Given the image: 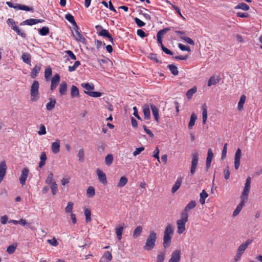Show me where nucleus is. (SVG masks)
I'll return each instance as SVG.
<instances>
[{
  "label": "nucleus",
  "mask_w": 262,
  "mask_h": 262,
  "mask_svg": "<svg viewBox=\"0 0 262 262\" xmlns=\"http://www.w3.org/2000/svg\"><path fill=\"white\" fill-rule=\"evenodd\" d=\"M251 180V179L250 177H248L246 179V183L245 184V187L241 196V203L237 206L236 209L234 210L233 213V216H236L239 214L243 206L245 205V203L248 200V195L250 189Z\"/></svg>",
  "instance_id": "nucleus-1"
},
{
  "label": "nucleus",
  "mask_w": 262,
  "mask_h": 262,
  "mask_svg": "<svg viewBox=\"0 0 262 262\" xmlns=\"http://www.w3.org/2000/svg\"><path fill=\"white\" fill-rule=\"evenodd\" d=\"M173 234V228L171 224H168L165 228L163 236V247L168 248L171 243V240Z\"/></svg>",
  "instance_id": "nucleus-2"
},
{
  "label": "nucleus",
  "mask_w": 262,
  "mask_h": 262,
  "mask_svg": "<svg viewBox=\"0 0 262 262\" xmlns=\"http://www.w3.org/2000/svg\"><path fill=\"white\" fill-rule=\"evenodd\" d=\"M157 238V234L154 231H150L144 246V250L147 251L152 250L155 246Z\"/></svg>",
  "instance_id": "nucleus-3"
},
{
  "label": "nucleus",
  "mask_w": 262,
  "mask_h": 262,
  "mask_svg": "<svg viewBox=\"0 0 262 262\" xmlns=\"http://www.w3.org/2000/svg\"><path fill=\"white\" fill-rule=\"evenodd\" d=\"M188 220V214L185 213H181V219L177 220V232L179 234L183 233L186 230L185 224Z\"/></svg>",
  "instance_id": "nucleus-4"
},
{
  "label": "nucleus",
  "mask_w": 262,
  "mask_h": 262,
  "mask_svg": "<svg viewBox=\"0 0 262 262\" xmlns=\"http://www.w3.org/2000/svg\"><path fill=\"white\" fill-rule=\"evenodd\" d=\"M81 86L84 89V93L89 96L93 97H99L101 96V93L99 92H92L94 89V86L93 84L89 83H82Z\"/></svg>",
  "instance_id": "nucleus-5"
},
{
  "label": "nucleus",
  "mask_w": 262,
  "mask_h": 262,
  "mask_svg": "<svg viewBox=\"0 0 262 262\" xmlns=\"http://www.w3.org/2000/svg\"><path fill=\"white\" fill-rule=\"evenodd\" d=\"M39 84L38 81L34 80L31 86L30 95L31 101L33 102L36 101L39 98L38 92Z\"/></svg>",
  "instance_id": "nucleus-6"
},
{
  "label": "nucleus",
  "mask_w": 262,
  "mask_h": 262,
  "mask_svg": "<svg viewBox=\"0 0 262 262\" xmlns=\"http://www.w3.org/2000/svg\"><path fill=\"white\" fill-rule=\"evenodd\" d=\"M252 239H248L238 247L234 257V260L235 261H239L241 259L242 254L244 253L245 250L248 248V246L252 242Z\"/></svg>",
  "instance_id": "nucleus-7"
},
{
  "label": "nucleus",
  "mask_w": 262,
  "mask_h": 262,
  "mask_svg": "<svg viewBox=\"0 0 262 262\" xmlns=\"http://www.w3.org/2000/svg\"><path fill=\"white\" fill-rule=\"evenodd\" d=\"M7 24L12 29L15 31L18 35L24 38L26 37V34L20 31L19 28L16 26V23L14 19L12 18H8L7 20Z\"/></svg>",
  "instance_id": "nucleus-8"
},
{
  "label": "nucleus",
  "mask_w": 262,
  "mask_h": 262,
  "mask_svg": "<svg viewBox=\"0 0 262 262\" xmlns=\"http://www.w3.org/2000/svg\"><path fill=\"white\" fill-rule=\"evenodd\" d=\"M79 28L78 26L73 27L72 34L74 38L79 42L83 44H86V39L84 36L80 33Z\"/></svg>",
  "instance_id": "nucleus-9"
},
{
  "label": "nucleus",
  "mask_w": 262,
  "mask_h": 262,
  "mask_svg": "<svg viewBox=\"0 0 262 262\" xmlns=\"http://www.w3.org/2000/svg\"><path fill=\"white\" fill-rule=\"evenodd\" d=\"M6 4L10 8H13L16 10H21L26 11H33L34 9L33 7H29L24 5L13 4L11 2H7Z\"/></svg>",
  "instance_id": "nucleus-10"
},
{
  "label": "nucleus",
  "mask_w": 262,
  "mask_h": 262,
  "mask_svg": "<svg viewBox=\"0 0 262 262\" xmlns=\"http://www.w3.org/2000/svg\"><path fill=\"white\" fill-rule=\"evenodd\" d=\"M199 161L198 153L195 151L192 155V161L190 168V174L193 176Z\"/></svg>",
  "instance_id": "nucleus-11"
},
{
  "label": "nucleus",
  "mask_w": 262,
  "mask_h": 262,
  "mask_svg": "<svg viewBox=\"0 0 262 262\" xmlns=\"http://www.w3.org/2000/svg\"><path fill=\"white\" fill-rule=\"evenodd\" d=\"M181 258V251L180 249H176L172 251L168 262H180Z\"/></svg>",
  "instance_id": "nucleus-12"
},
{
  "label": "nucleus",
  "mask_w": 262,
  "mask_h": 262,
  "mask_svg": "<svg viewBox=\"0 0 262 262\" xmlns=\"http://www.w3.org/2000/svg\"><path fill=\"white\" fill-rule=\"evenodd\" d=\"M29 172V170L27 167L24 168L21 170L20 177L19 179L20 183L22 186H24L26 184V181L28 178Z\"/></svg>",
  "instance_id": "nucleus-13"
},
{
  "label": "nucleus",
  "mask_w": 262,
  "mask_h": 262,
  "mask_svg": "<svg viewBox=\"0 0 262 262\" xmlns=\"http://www.w3.org/2000/svg\"><path fill=\"white\" fill-rule=\"evenodd\" d=\"M96 173L98 176L99 181L103 185H106L107 181L105 173L100 169L96 170Z\"/></svg>",
  "instance_id": "nucleus-14"
},
{
  "label": "nucleus",
  "mask_w": 262,
  "mask_h": 262,
  "mask_svg": "<svg viewBox=\"0 0 262 262\" xmlns=\"http://www.w3.org/2000/svg\"><path fill=\"white\" fill-rule=\"evenodd\" d=\"M241 155V150L240 148H238L236 151L234 157V167L236 170H237L239 167Z\"/></svg>",
  "instance_id": "nucleus-15"
},
{
  "label": "nucleus",
  "mask_w": 262,
  "mask_h": 262,
  "mask_svg": "<svg viewBox=\"0 0 262 262\" xmlns=\"http://www.w3.org/2000/svg\"><path fill=\"white\" fill-rule=\"evenodd\" d=\"M7 168L5 161H2L0 163V183L2 182L6 174Z\"/></svg>",
  "instance_id": "nucleus-16"
},
{
  "label": "nucleus",
  "mask_w": 262,
  "mask_h": 262,
  "mask_svg": "<svg viewBox=\"0 0 262 262\" xmlns=\"http://www.w3.org/2000/svg\"><path fill=\"white\" fill-rule=\"evenodd\" d=\"M60 81V76L56 74L51 79V90L53 91L57 86Z\"/></svg>",
  "instance_id": "nucleus-17"
},
{
  "label": "nucleus",
  "mask_w": 262,
  "mask_h": 262,
  "mask_svg": "<svg viewBox=\"0 0 262 262\" xmlns=\"http://www.w3.org/2000/svg\"><path fill=\"white\" fill-rule=\"evenodd\" d=\"M124 228V224H123L122 225H119L117 226L115 229L116 234L117 236V238L118 240H121L122 238V233L123 230Z\"/></svg>",
  "instance_id": "nucleus-18"
},
{
  "label": "nucleus",
  "mask_w": 262,
  "mask_h": 262,
  "mask_svg": "<svg viewBox=\"0 0 262 262\" xmlns=\"http://www.w3.org/2000/svg\"><path fill=\"white\" fill-rule=\"evenodd\" d=\"M213 157V154L211 149L209 148L207 151V157L206 159V168L209 169L211 166V163Z\"/></svg>",
  "instance_id": "nucleus-19"
},
{
  "label": "nucleus",
  "mask_w": 262,
  "mask_h": 262,
  "mask_svg": "<svg viewBox=\"0 0 262 262\" xmlns=\"http://www.w3.org/2000/svg\"><path fill=\"white\" fill-rule=\"evenodd\" d=\"M51 150L54 154H57L60 151V140L57 139L52 143Z\"/></svg>",
  "instance_id": "nucleus-20"
},
{
  "label": "nucleus",
  "mask_w": 262,
  "mask_h": 262,
  "mask_svg": "<svg viewBox=\"0 0 262 262\" xmlns=\"http://www.w3.org/2000/svg\"><path fill=\"white\" fill-rule=\"evenodd\" d=\"M112 259V255L110 252L106 251L101 257L99 262H108Z\"/></svg>",
  "instance_id": "nucleus-21"
},
{
  "label": "nucleus",
  "mask_w": 262,
  "mask_h": 262,
  "mask_svg": "<svg viewBox=\"0 0 262 262\" xmlns=\"http://www.w3.org/2000/svg\"><path fill=\"white\" fill-rule=\"evenodd\" d=\"M67 92V83L62 81L59 87V93L61 96L65 95Z\"/></svg>",
  "instance_id": "nucleus-22"
},
{
  "label": "nucleus",
  "mask_w": 262,
  "mask_h": 262,
  "mask_svg": "<svg viewBox=\"0 0 262 262\" xmlns=\"http://www.w3.org/2000/svg\"><path fill=\"white\" fill-rule=\"evenodd\" d=\"M150 107L148 104H144L143 106V112L145 119L148 120L150 118Z\"/></svg>",
  "instance_id": "nucleus-23"
},
{
  "label": "nucleus",
  "mask_w": 262,
  "mask_h": 262,
  "mask_svg": "<svg viewBox=\"0 0 262 262\" xmlns=\"http://www.w3.org/2000/svg\"><path fill=\"white\" fill-rule=\"evenodd\" d=\"M150 108L155 120L158 123L159 122V109L152 104H150Z\"/></svg>",
  "instance_id": "nucleus-24"
},
{
  "label": "nucleus",
  "mask_w": 262,
  "mask_h": 262,
  "mask_svg": "<svg viewBox=\"0 0 262 262\" xmlns=\"http://www.w3.org/2000/svg\"><path fill=\"white\" fill-rule=\"evenodd\" d=\"M182 181L181 177L178 178L171 189V192L174 193L180 187Z\"/></svg>",
  "instance_id": "nucleus-25"
},
{
  "label": "nucleus",
  "mask_w": 262,
  "mask_h": 262,
  "mask_svg": "<svg viewBox=\"0 0 262 262\" xmlns=\"http://www.w3.org/2000/svg\"><path fill=\"white\" fill-rule=\"evenodd\" d=\"M41 65L40 64L36 65L32 69L31 73V76L32 78H35L38 74L39 73L41 69Z\"/></svg>",
  "instance_id": "nucleus-26"
},
{
  "label": "nucleus",
  "mask_w": 262,
  "mask_h": 262,
  "mask_svg": "<svg viewBox=\"0 0 262 262\" xmlns=\"http://www.w3.org/2000/svg\"><path fill=\"white\" fill-rule=\"evenodd\" d=\"M220 80H221V78L219 76L216 77V76H213L211 77L209 79L208 83H207V85L208 86H210L212 85H215L216 83H217L218 82H219Z\"/></svg>",
  "instance_id": "nucleus-27"
},
{
  "label": "nucleus",
  "mask_w": 262,
  "mask_h": 262,
  "mask_svg": "<svg viewBox=\"0 0 262 262\" xmlns=\"http://www.w3.org/2000/svg\"><path fill=\"white\" fill-rule=\"evenodd\" d=\"M70 93L72 98L79 97L80 96L79 90L75 85L71 86Z\"/></svg>",
  "instance_id": "nucleus-28"
},
{
  "label": "nucleus",
  "mask_w": 262,
  "mask_h": 262,
  "mask_svg": "<svg viewBox=\"0 0 262 262\" xmlns=\"http://www.w3.org/2000/svg\"><path fill=\"white\" fill-rule=\"evenodd\" d=\"M202 110L203 123V124H205L206 123L207 119V105L205 103H204L202 105Z\"/></svg>",
  "instance_id": "nucleus-29"
},
{
  "label": "nucleus",
  "mask_w": 262,
  "mask_h": 262,
  "mask_svg": "<svg viewBox=\"0 0 262 262\" xmlns=\"http://www.w3.org/2000/svg\"><path fill=\"white\" fill-rule=\"evenodd\" d=\"M196 206V202L195 201H191L185 207L184 210L181 213H185L188 214V210L194 208Z\"/></svg>",
  "instance_id": "nucleus-30"
},
{
  "label": "nucleus",
  "mask_w": 262,
  "mask_h": 262,
  "mask_svg": "<svg viewBox=\"0 0 262 262\" xmlns=\"http://www.w3.org/2000/svg\"><path fill=\"white\" fill-rule=\"evenodd\" d=\"M143 228L141 226H138L134 230L133 237L134 239L138 237L142 232Z\"/></svg>",
  "instance_id": "nucleus-31"
},
{
  "label": "nucleus",
  "mask_w": 262,
  "mask_h": 262,
  "mask_svg": "<svg viewBox=\"0 0 262 262\" xmlns=\"http://www.w3.org/2000/svg\"><path fill=\"white\" fill-rule=\"evenodd\" d=\"M47 159V158L46 153L42 152L40 156V162L38 165L39 168H42L45 165Z\"/></svg>",
  "instance_id": "nucleus-32"
},
{
  "label": "nucleus",
  "mask_w": 262,
  "mask_h": 262,
  "mask_svg": "<svg viewBox=\"0 0 262 262\" xmlns=\"http://www.w3.org/2000/svg\"><path fill=\"white\" fill-rule=\"evenodd\" d=\"M23 61L27 64L31 66V55L28 53H23L21 56Z\"/></svg>",
  "instance_id": "nucleus-33"
},
{
  "label": "nucleus",
  "mask_w": 262,
  "mask_h": 262,
  "mask_svg": "<svg viewBox=\"0 0 262 262\" xmlns=\"http://www.w3.org/2000/svg\"><path fill=\"white\" fill-rule=\"evenodd\" d=\"M200 195V202L202 205H203L205 204V200L208 196V194L205 190H203Z\"/></svg>",
  "instance_id": "nucleus-34"
},
{
  "label": "nucleus",
  "mask_w": 262,
  "mask_h": 262,
  "mask_svg": "<svg viewBox=\"0 0 262 262\" xmlns=\"http://www.w3.org/2000/svg\"><path fill=\"white\" fill-rule=\"evenodd\" d=\"M246 97L245 95H243L240 98V100L238 103L237 108L238 111H242L243 109V105L245 102Z\"/></svg>",
  "instance_id": "nucleus-35"
},
{
  "label": "nucleus",
  "mask_w": 262,
  "mask_h": 262,
  "mask_svg": "<svg viewBox=\"0 0 262 262\" xmlns=\"http://www.w3.org/2000/svg\"><path fill=\"white\" fill-rule=\"evenodd\" d=\"M197 91V88L196 86H194L192 88L189 90L186 94V97L188 99H191L193 95L195 94Z\"/></svg>",
  "instance_id": "nucleus-36"
},
{
  "label": "nucleus",
  "mask_w": 262,
  "mask_h": 262,
  "mask_svg": "<svg viewBox=\"0 0 262 262\" xmlns=\"http://www.w3.org/2000/svg\"><path fill=\"white\" fill-rule=\"evenodd\" d=\"M66 19L71 23L74 27L77 26L74 16L70 13H68L65 15Z\"/></svg>",
  "instance_id": "nucleus-37"
},
{
  "label": "nucleus",
  "mask_w": 262,
  "mask_h": 262,
  "mask_svg": "<svg viewBox=\"0 0 262 262\" xmlns=\"http://www.w3.org/2000/svg\"><path fill=\"white\" fill-rule=\"evenodd\" d=\"M53 173L52 172L50 173L46 180V183L49 185H51L54 183H56L53 179Z\"/></svg>",
  "instance_id": "nucleus-38"
},
{
  "label": "nucleus",
  "mask_w": 262,
  "mask_h": 262,
  "mask_svg": "<svg viewBox=\"0 0 262 262\" xmlns=\"http://www.w3.org/2000/svg\"><path fill=\"white\" fill-rule=\"evenodd\" d=\"M235 9L247 11L250 9L249 6L244 3H240L235 7Z\"/></svg>",
  "instance_id": "nucleus-39"
},
{
  "label": "nucleus",
  "mask_w": 262,
  "mask_h": 262,
  "mask_svg": "<svg viewBox=\"0 0 262 262\" xmlns=\"http://www.w3.org/2000/svg\"><path fill=\"white\" fill-rule=\"evenodd\" d=\"M127 182L128 180L126 177L125 176L121 177L117 184V186L118 187H122L127 184Z\"/></svg>",
  "instance_id": "nucleus-40"
},
{
  "label": "nucleus",
  "mask_w": 262,
  "mask_h": 262,
  "mask_svg": "<svg viewBox=\"0 0 262 262\" xmlns=\"http://www.w3.org/2000/svg\"><path fill=\"white\" fill-rule=\"evenodd\" d=\"M86 194L88 197L92 198L95 194V190L94 187L90 186L86 190Z\"/></svg>",
  "instance_id": "nucleus-41"
},
{
  "label": "nucleus",
  "mask_w": 262,
  "mask_h": 262,
  "mask_svg": "<svg viewBox=\"0 0 262 262\" xmlns=\"http://www.w3.org/2000/svg\"><path fill=\"white\" fill-rule=\"evenodd\" d=\"M113 156L111 154H108L105 158V163L107 166H110L113 162Z\"/></svg>",
  "instance_id": "nucleus-42"
},
{
  "label": "nucleus",
  "mask_w": 262,
  "mask_h": 262,
  "mask_svg": "<svg viewBox=\"0 0 262 262\" xmlns=\"http://www.w3.org/2000/svg\"><path fill=\"white\" fill-rule=\"evenodd\" d=\"M165 251H160L157 255V262H164L165 258Z\"/></svg>",
  "instance_id": "nucleus-43"
},
{
  "label": "nucleus",
  "mask_w": 262,
  "mask_h": 262,
  "mask_svg": "<svg viewBox=\"0 0 262 262\" xmlns=\"http://www.w3.org/2000/svg\"><path fill=\"white\" fill-rule=\"evenodd\" d=\"M17 245L16 243L13 244L11 245H10L7 248V250H6L7 252L10 254H13L15 252V251L17 248Z\"/></svg>",
  "instance_id": "nucleus-44"
},
{
  "label": "nucleus",
  "mask_w": 262,
  "mask_h": 262,
  "mask_svg": "<svg viewBox=\"0 0 262 262\" xmlns=\"http://www.w3.org/2000/svg\"><path fill=\"white\" fill-rule=\"evenodd\" d=\"M168 68L173 75H177L179 73L178 68L173 64H169Z\"/></svg>",
  "instance_id": "nucleus-45"
},
{
  "label": "nucleus",
  "mask_w": 262,
  "mask_h": 262,
  "mask_svg": "<svg viewBox=\"0 0 262 262\" xmlns=\"http://www.w3.org/2000/svg\"><path fill=\"white\" fill-rule=\"evenodd\" d=\"M84 215L85 216L86 222L89 223L91 221V210L86 208L84 209Z\"/></svg>",
  "instance_id": "nucleus-46"
},
{
  "label": "nucleus",
  "mask_w": 262,
  "mask_h": 262,
  "mask_svg": "<svg viewBox=\"0 0 262 262\" xmlns=\"http://www.w3.org/2000/svg\"><path fill=\"white\" fill-rule=\"evenodd\" d=\"M52 69L50 67L47 68L45 72V78L46 81H49L50 80V78L52 75Z\"/></svg>",
  "instance_id": "nucleus-47"
},
{
  "label": "nucleus",
  "mask_w": 262,
  "mask_h": 262,
  "mask_svg": "<svg viewBox=\"0 0 262 262\" xmlns=\"http://www.w3.org/2000/svg\"><path fill=\"white\" fill-rule=\"evenodd\" d=\"M56 102V101L55 99L51 100L47 104L46 107L47 110L51 111L53 110L55 107Z\"/></svg>",
  "instance_id": "nucleus-48"
},
{
  "label": "nucleus",
  "mask_w": 262,
  "mask_h": 262,
  "mask_svg": "<svg viewBox=\"0 0 262 262\" xmlns=\"http://www.w3.org/2000/svg\"><path fill=\"white\" fill-rule=\"evenodd\" d=\"M196 118V116L194 113L191 114L190 119L188 124V127L189 128H191L192 126L194 125V123Z\"/></svg>",
  "instance_id": "nucleus-49"
},
{
  "label": "nucleus",
  "mask_w": 262,
  "mask_h": 262,
  "mask_svg": "<svg viewBox=\"0 0 262 262\" xmlns=\"http://www.w3.org/2000/svg\"><path fill=\"white\" fill-rule=\"evenodd\" d=\"M98 34L100 36H103L107 38L111 35L108 31L104 29H102V30L98 33Z\"/></svg>",
  "instance_id": "nucleus-50"
},
{
  "label": "nucleus",
  "mask_w": 262,
  "mask_h": 262,
  "mask_svg": "<svg viewBox=\"0 0 262 262\" xmlns=\"http://www.w3.org/2000/svg\"><path fill=\"white\" fill-rule=\"evenodd\" d=\"M80 62L79 61H76L74 62V65L72 66L68 67V71L70 72H73L76 70L77 67L80 65Z\"/></svg>",
  "instance_id": "nucleus-51"
},
{
  "label": "nucleus",
  "mask_w": 262,
  "mask_h": 262,
  "mask_svg": "<svg viewBox=\"0 0 262 262\" xmlns=\"http://www.w3.org/2000/svg\"><path fill=\"white\" fill-rule=\"evenodd\" d=\"M169 30H170V28H167L159 31L157 34V37L162 39L163 36Z\"/></svg>",
  "instance_id": "nucleus-52"
},
{
  "label": "nucleus",
  "mask_w": 262,
  "mask_h": 262,
  "mask_svg": "<svg viewBox=\"0 0 262 262\" xmlns=\"http://www.w3.org/2000/svg\"><path fill=\"white\" fill-rule=\"evenodd\" d=\"M39 33L42 36L47 35L49 33V28L47 27H43L39 30Z\"/></svg>",
  "instance_id": "nucleus-53"
},
{
  "label": "nucleus",
  "mask_w": 262,
  "mask_h": 262,
  "mask_svg": "<svg viewBox=\"0 0 262 262\" xmlns=\"http://www.w3.org/2000/svg\"><path fill=\"white\" fill-rule=\"evenodd\" d=\"M148 58L153 60L156 63H161V62L158 59V56L156 54L150 53L148 55Z\"/></svg>",
  "instance_id": "nucleus-54"
},
{
  "label": "nucleus",
  "mask_w": 262,
  "mask_h": 262,
  "mask_svg": "<svg viewBox=\"0 0 262 262\" xmlns=\"http://www.w3.org/2000/svg\"><path fill=\"white\" fill-rule=\"evenodd\" d=\"M74 203L72 202H69L65 208V211L67 213H71L73 208Z\"/></svg>",
  "instance_id": "nucleus-55"
},
{
  "label": "nucleus",
  "mask_w": 262,
  "mask_h": 262,
  "mask_svg": "<svg viewBox=\"0 0 262 262\" xmlns=\"http://www.w3.org/2000/svg\"><path fill=\"white\" fill-rule=\"evenodd\" d=\"M180 38L182 40H185L186 42H187V43L193 46L194 45V42L193 41V40L188 37H187L186 36H181Z\"/></svg>",
  "instance_id": "nucleus-56"
},
{
  "label": "nucleus",
  "mask_w": 262,
  "mask_h": 262,
  "mask_svg": "<svg viewBox=\"0 0 262 262\" xmlns=\"http://www.w3.org/2000/svg\"><path fill=\"white\" fill-rule=\"evenodd\" d=\"M159 152L160 150L159 149V147L157 146L156 149L153 152L152 156L157 159L158 161L160 163V158H159Z\"/></svg>",
  "instance_id": "nucleus-57"
},
{
  "label": "nucleus",
  "mask_w": 262,
  "mask_h": 262,
  "mask_svg": "<svg viewBox=\"0 0 262 262\" xmlns=\"http://www.w3.org/2000/svg\"><path fill=\"white\" fill-rule=\"evenodd\" d=\"M78 157L79 158V161L80 162H83L84 160V150L82 148L80 149L78 153Z\"/></svg>",
  "instance_id": "nucleus-58"
},
{
  "label": "nucleus",
  "mask_w": 262,
  "mask_h": 262,
  "mask_svg": "<svg viewBox=\"0 0 262 262\" xmlns=\"http://www.w3.org/2000/svg\"><path fill=\"white\" fill-rule=\"evenodd\" d=\"M47 133L46 127L44 125L41 124L39 127V130L38 131V134L39 135H45Z\"/></svg>",
  "instance_id": "nucleus-59"
},
{
  "label": "nucleus",
  "mask_w": 262,
  "mask_h": 262,
  "mask_svg": "<svg viewBox=\"0 0 262 262\" xmlns=\"http://www.w3.org/2000/svg\"><path fill=\"white\" fill-rule=\"evenodd\" d=\"M50 188L53 195L56 194L58 190L57 184L56 183H54L52 185H50Z\"/></svg>",
  "instance_id": "nucleus-60"
},
{
  "label": "nucleus",
  "mask_w": 262,
  "mask_h": 262,
  "mask_svg": "<svg viewBox=\"0 0 262 262\" xmlns=\"http://www.w3.org/2000/svg\"><path fill=\"white\" fill-rule=\"evenodd\" d=\"M144 150V147H140L139 148H137L133 152V155L134 157L137 156L139 155L142 151Z\"/></svg>",
  "instance_id": "nucleus-61"
},
{
  "label": "nucleus",
  "mask_w": 262,
  "mask_h": 262,
  "mask_svg": "<svg viewBox=\"0 0 262 262\" xmlns=\"http://www.w3.org/2000/svg\"><path fill=\"white\" fill-rule=\"evenodd\" d=\"M134 20H135L136 24L139 27H142L145 25V23H144L143 21H142L141 20H140L139 18H138L137 17L135 18Z\"/></svg>",
  "instance_id": "nucleus-62"
},
{
  "label": "nucleus",
  "mask_w": 262,
  "mask_h": 262,
  "mask_svg": "<svg viewBox=\"0 0 262 262\" xmlns=\"http://www.w3.org/2000/svg\"><path fill=\"white\" fill-rule=\"evenodd\" d=\"M65 53L69 55V56L70 57V58L72 60H76V57L73 53V52L71 50H67L65 51Z\"/></svg>",
  "instance_id": "nucleus-63"
},
{
  "label": "nucleus",
  "mask_w": 262,
  "mask_h": 262,
  "mask_svg": "<svg viewBox=\"0 0 262 262\" xmlns=\"http://www.w3.org/2000/svg\"><path fill=\"white\" fill-rule=\"evenodd\" d=\"M106 145L102 142L97 145V149L99 152H102L104 150Z\"/></svg>",
  "instance_id": "nucleus-64"
}]
</instances>
